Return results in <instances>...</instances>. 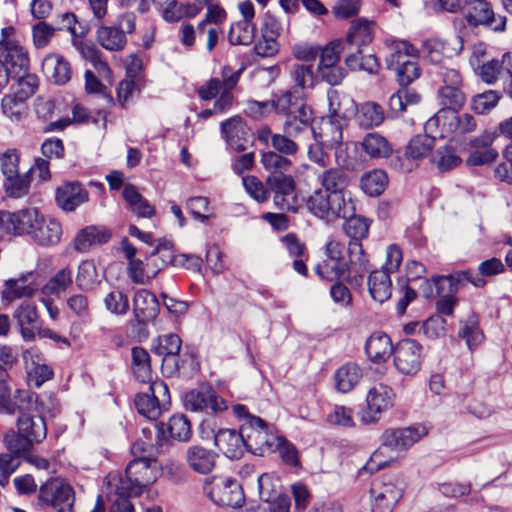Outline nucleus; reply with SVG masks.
I'll return each mask as SVG.
<instances>
[{
  "label": "nucleus",
  "instance_id": "1",
  "mask_svg": "<svg viewBox=\"0 0 512 512\" xmlns=\"http://www.w3.org/2000/svg\"><path fill=\"white\" fill-rule=\"evenodd\" d=\"M321 187L306 199L308 211L327 223L355 213L353 201L345 198L348 175L340 168H329L317 175Z\"/></svg>",
  "mask_w": 512,
  "mask_h": 512
},
{
  "label": "nucleus",
  "instance_id": "2",
  "mask_svg": "<svg viewBox=\"0 0 512 512\" xmlns=\"http://www.w3.org/2000/svg\"><path fill=\"white\" fill-rule=\"evenodd\" d=\"M157 474L156 461L147 456L132 460L127 465L124 476L110 473L107 477L108 485L113 486L119 496L111 506L110 512H134L128 497L140 495L146 487L156 481ZM91 512H104L101 496L97 497Z\"/></svg>",
  "mask_w": 512,
  "mask_h": 512
},
{
  "label": "nucleus",
  "instance_id": "3",
  "mask_svg": "<svg viewBox=\"0 0 512 512\" xmlns=\"http://www.w3.org/2000/svg\"><path fill=\"white\" fill-rule=\"evenodd\" d=\"M11 234H25L39 246L52 247L61 241L63 231L55 218L44 216L36 208H27L0 212V238Z\"/></svg>",
  "mask_w": 512,
  "mask_h": 512
},
{
  "label": "nucleus",
  "instance_id": "4",
  "mask_svg": "<svg viewBox=\"0 0 512 512\" xmlns=\"http://www.w3.org/2000/svg\"><path fill=\"white\" fill-rule=\"evenodd\" d=\"M428 434L424 425H415L407 428L387 429L381 436V444L370 456L367 463L360 470V474L367 472L373 474L393 463L399 452L409 449L414 443Z\"/></svg>",
  "mask_w": 512,
  "mask_h": 512
},
{
  "label": "nucleus",
  "instance_id": "5",
  "mask_svg": "<svg viewBox=\"0 0 512 512\" xmlns=\"http://www.w3.org/2000/svg\"><path fill=\"white\" fill-rule=\"evenodd\" d=\"M233 412L242 421L240 428L247 451L259 456L274 451L277 435L269 431L263 419L250 414L242 404L234 405Z\"/></svg>",
  "mask_w": 512,
  "mask_h": 512
},
{
  "label": "nucleus",
  "instance_id": "6",
  "mask_svg": "<svg viewBox=\"0 0 512 512\" xmlns=\"http://www.w3.org/2000/svg\"><path fill=\"white\" fill-rule=\"evenodd\" d=\"M16 427L17 430L10 429L3 437V443L10 452L26 453L47 436V424L42 415L21 414Z\"/></svg>",
  "mask_w": 512,
  "mask_h": 512
},
{
  "label": "nucleus",
  "instance_id": "7",
  "mask_svg": "<svg viewBox=\"0 0 512 512\" xmlns=\"http://www.w3.org/2000/svg\"><path fill=\"white\" fill-rule=\"evenodd\" d=\"M204 492L217 505L236 508L244 502V493L237 480L213 476L205 480Z\"/></svg>",
  "mask_w": 512,
  "mask_h": 512
},
{
  "label": "nucleus",
  "instance_id": "8",
  "mask_svg": "<svg viewBox=\"0 0 512 512\" xmlns=\"http://www.w3.org/2000/svg\"><path fill=\"white\" fill-rule=\"evenodd\" d=\"M39 500L57 512H73L75 493L64 481L55 478L46 481L40 488Z\"/></svg>",
  "mask_w": 512,
  "mask_h": 512
},
{
  "label": "nucleus",
  "instance_id": "9",
  "mask_svg": "<svg viewBox=\"0 0 512 512\" xmlns=\"http://www.w3.org/2000/svg\"><path fill=\"white\" fill-rule=\"evenodd\" d=\"M124 27L116 25H104L99 22L96 25L97 43L107 51L119 52L127 45L126 34H131L135 30V17L126 15L123 17Z\"/></svg>",
  "mask_w": 512,
  "mask_h": 512
},
{
  "label": "nucleus",
  "instance_id": "10",
  "mask_svg": "<svg viewBox=\"0 0 512 512\" xmlns=\"http://www.w3.org/2000/svg\"><path fill=\"white\" fill-rule=\"evenodd\" d=\"M168 402V387L162 381L152 382L148 387V392L137 394L135 397L138 412L150 420L157 419L161 414L162 407Z\"/></svg>",
  "mask_w": 512,
  "mask_h": 512
},
{
  "label": "nucleus",
  "instance_id": "11",
  "mask_svg": "<svg viewBox=\"0 0 512 512\" xmlns=\"http://www.w3.org/2000/svg\"><path fill=\"white\" fill-rule=\"evenodd\" d=\"M159 310L160 305L158 299L152 292L147 289H139L135 292L133 297V313L135 319L131 321V323L139 327V337H148L146 324L157 317Z\"/></svg>",
  "mask_w": 512,
  "mask_h": 512
},
{
  "label": "nucleus",
  "instance_id": "12",
  "mask_svg": "<svg viewBox=\"0 0 512 512\" xmlns=\"http://www.w3.org/2000/svg\"><path fill=\"white\" fill-rule=\"evenodd\" d=\"M270 190L274 193L273 201L282 211H296L298 198L295 192V181L285 173H271L266 180Z\"/></svg>",
  "mask_w": 512,
  "mask_h": 512
},
{
  "label": "nucleus",
  "instance_id": "13",
  "mask_svg": "<svg viewBox=\"0 0 512 512\" xmlns=\"http://www.w3.org/2000/svg\"><path fill=\"white\" fill-rule=\"evenodd\" d=\"M479 75L487 84L501 82L504 92L512 99V53H504L501 59L483 63Z\"/></svg>",
  "mask_w": 512,
  "mask_h": 512
},
{
  "label": "nucleus",
  "instance_id": "14",
  "mask_svg": "<svg viewBox=\"0 0 512 512\" xmlns=\"http://www.w3.org/2000/svg\"><path fill=\"white\" fill-rule=\"evenodd\" d=\"M372 512H392L403 496V488L392 478L376 482L370 489Z\"/></svg>",
  "mask_w": 512,
  "mask_h": 512
},
{
  "label": "nucleus",
  "instance_id": "15",
  "mask_svg": "<svg viewBox=\"0 0 512 512\" xmlns=\"http://www.w3.org/2000/svg\"><path fill=\"white\" fill-rule=\"evenodd\" d=\"M394 365L403 375H414L422 362V346L413 339H404L393 350Z\"/></svg>",
  "mask_w": 512,
  "mask_h": 512
},
{
  "label": "nucleus",
  "instance_id": "16",
  "mask_svg": "<svg viewBox=\"0 0 512 512\" xmlns=\"http://www.w3.org/2000/svg\"><path fill=\"white\" fill-rule=\"evenodd\" d=\"M184 406L192 412L217 413L227 408L226 402L210 388L193 389L185 394Z\"/></svg>",
  "mask_w": 512,
  "mask_h": 512
},
{
  "label": "nucleus",
  "instance_id": "17",
  "mask_svg": "<svg viewBox=\"0 0 512 512\" xmlns=\"http://www.w3.org/2000/svg\"><path fill=\"white\" fill-rule=\"evenodd\" d=\"M28 68V53H22L16 48L9 52L0 44V92L8 85L11 78L27 72Z\"/></svg>",
  "mask_w": 512,
  "mask_h": 512
},
{
  "label": "nucleus",
  "instance_id": "18",
  "mask_svg": "<svg viewBox=\"0 0 512 512\" xmlns=\"http://www.w3.org/2000/svg\"><path fill=\"white\" fill-rule=\"evenodd\" d=\"M463 49V40L460 36H453L450 39H429L423 43L422 53L434 64H439L444 58H451L458 55Z\"/></svg>",
  "mask_w": 512,
  "mask_h": 512
},
{
  "label": "nucleus",
  "instance_id": "19",
  "mask_svg": "<svg viewBox=\"0 0 512 512\" xmlns=\"http://www.w3.org/2000/svg\"><path fill=\"white\" fill-rule=\"evenodd\" d=\"M393 390L379 384L371 388L367 395V411L362 415V421L372 423L378 420L379 415L393 405Z\"/></svg>",
  "mask_w": 512,
  "mask_h": 512
},
{
  "label": "nucleus",
  "instance_id": "20",
  "mask_svg": "<svg viewBox=\"0 0 512 512\" xmlns=\"http://www.w3.org/2000/svg\"><path fill=\"white\" fill-rule=\"evenodd\" d=\"M220 128L226 143L235 151H244L251 143L250 129L240 116L227 119Z\"/></svg>",
  "mask_w": 512,
  "mask_h": 512
},
{
  "label": "nucleus",
  "instance_id": "21",
  "mask_svg": "<svg viewBox=\"0 0 512 512\" xmlns=\"http://www.w3.org/2000/svg\"><path fill=\"white\" fill-rule=\"evenodd\" d=\"M344 124L345 117L323 118L319 127L315 128V135L312 139L328 149L337 148L342 144Z\"/></svg>",
  "mask_w": 512,
  "mask_h": 512
},
{
  "label": "nucleus",
  "instance_id": "22",
  "mask_svg": "<svg viewBox=\"0 0 512 512\" xmlns=\"http://www.w3.org/2000/svg\"><path fill=\"white\" fill-rule=\"evenodd\" d=\"M282 130L290 138L296 140L299 146H301V144H308V142L312 140L313 135H315V128L312 125L311 110L286 118Z\"/></svg>",
  "mask_w": 512,
  "mask_h": 512
},
{
  "label": "nucleus",
  "instance_id": "23",
  "mask_svg": "<svg viewBox=\"0 0 512 512\" xmlns=\"http://www.w3.org/2000/svg\"><path fill=\"white\" fill-rule=\"evenodd\" d=\"M182 341L176 334L170 333L159 336L153 341L152 350L163 357V365L171 369V372L180 369L178 354Z\"/></svg>",
  "mask_w": 512,
  "mask_h": 512
},
{
  "label": "nucleus",
  "instance_id": "24",
  "mask_svg": "<svg viewBox=\"0 0 512 512\" xmlns=\"http://www.w3.org/2000/svg\"><path fill=\"white\" fill-rule=\"evenodd\" d=\"M55 200L63 211L71 212L89 200V193L79 182H67L56 189Z\"/></svg>",
  "mask_w": 512,
  "mask_h": 512
},
{
  "label": "nucleus",
  "instance_id": "25",
  "mask_svg": "<svg viewBox=\"0 0 512 512\" xmlns=\"http://www.w3.org/2000/svg\"><path fill=\"white\" fill-rule=\"evenodd\" d=\"M215 446L230 459H239L243 456L246 447L241 429H220L214 435Z\"/></svg>",
  "mask_w": 512,
  "mask_h": 512
},
{
  "label": "nucleus",
  "instance_id": "26",
  "mask_svg": "<svg viewBox=\"0 0 512 512\" xmlns=\"http://www.w3.org/2000/svg\"><path fill=\"white\" fill-rule=\"evenodd\" d=\"M463 87H440L438 89V101L442 109L429 120L432 122H440L443 116L449 112H458L466 103V95Z\"/></svg>",
  "mask_w": 512,
  "mask_h": 512
},
{
  "label": "nucleus",
  "instance_id": "27",
  "mask_svg": "<svg viewBox=\"0 0 512 512\" xmlns=\"http://www.w3.org/2000/svg\"><path fill=\"white\" fill-rule=\"evenodd\" d=\"M37 290L33 272L21 274L17 278L5 281V288L2 291V298L11 302L22 297H32Z\"/></svg>",
  "mask_w": 512,
  "mask_h": 512
},
{
  "label": "nucleus",
  "instance_id": "28",
  "mask_svg": "<svg viewBox=\"0 0 512 512\" xmlns=\"http://www.w3.org/2000/svg\"><path fill=\"white\" fill-rule=\"evenodd\" d=\"M17 326L25 341L34 340L40 330L39 317L35 306L29 303L21 304L14 312Z\"/></svg>",
  "mask_w": 512,
  "mask_h": 512
},
{
  "label": "nucleus",
  "instance_id": "29",
  "mask_svg": "<svg viewBox=\"0 0 512 512\" xmlns=\"http://www.w3.org/2000/svg\"><path fill=\"white\" fill-rule=\"evenodd\" d=\"M42 71L57 85H64L71 79L70 63L59 54H49L42 61Z\"/></svg>",
  "mask_w": 512,
  "mask_h": 512
},
{
  "label": "nucleus",
  "instance_id": "30",
  "mask_svg": "<svg viewBox=\"0 0 512 512\" xmlns=\"http://www.w3.org/2000/svg\"><path fill=\"white\" fill-rule=\"evenodd\" d=\"M217 454L199 445H193L186 451L189 467L199 474H208L215 467Z\"/></svg>",
  "mask_w": 512,
  "mask_h": 512
},
{
  "label": "nucleus",
  "instance_id": "31",
  "mask_svg": "<svg viewBox=\"0 0 512 512\" xmlns=\"http://www.w3.org/2000/svg\"><path fill=\"white\" fill-rule=\"evenodd\" d=\"M418 50L405 40H392L388 44V54L385 58L386 66L389 70L399 68L406 62L412 61L410 58H417Z\"/></svg>",
  "mask_w": 512,
  "mask_h": 512
},
{
  "label": "nucleus",
  "instance_id": "32",
  "mask_svg": "<svg viewBox=\"0 0 512 512\" xmlns=\"http://www.w3.org/2000/svg\"><path fill=\"white\" fill-rule=\"evenodd\" d=\"M348 256L350 275L353 284L360 285L363 280L364 273L369 268V258L364 252L361 242L349 241Z\"/></svg>",
  "mask_w": 512,
  "mask_h": 512
},
{
  "label": "nucleus",
  "instance_id": "33",
  "mask_svg": "<svg viewBox=\"0 0 512 512\" xmlns=\"http://www.w3.org/2000/svg\"><path fill=\"white\" fill-rule=\"evenodd\" d=\"M393 350L390 337L383 332L373 333L365 344V351L369 359L378 364L385 362Z\"/></svg>",
  "mask_w": 512,
  "mask_h": 512
},
{
  "label": "nucleus",
  "instance_id": "34",
  "mask_svg": "<svg viewBox=\"0 0 512 512\" xmlns=\"http://www.w3.org/2000/svg\"><path fill=\"white\" fill-rule=\"evenodd\" d=\"M360 146L371 159H385L393 152L391 143L378 132L367 133L360 142Z\"/></svg>",
  "mask_w": 512,
  "mask_h": 512
},
{
  "label": "nucleus",
  "instance_id": "35",
  "mask_svg": "<svg viewBox=\"0 0 512 512\" xmlns=\"http://www.w3.org/2000/svg\"><path fill=\"white\" fill-rule=\"evenodd\" d=\"M368 290L375 301L379 303L387 301L392 295L390 274L385 270H373L368 277Z\"/></svg>",
  "mask_w": 512,
  "mask_h": 512
},
{
  "label": "nucleus",
  "instance_id": "36",
  "mask_svg": "<svg viewBox=\"0 0 512 512\" xmlns=\"http://www.w3.org/2000/svg\"><path fill=\"white\" fill-rule=\"evenodd\" d=\"M271 108L274 109L277 114L285 115L286 118L310 110L291 91H285L277 95L275 99L271 101Z\"/></svg>",
  "mask_w": 512,
  "mask_h": 512
},
{
  "label": "nucleus",
  "instance_id": "37",
  "mask_svg": "<svg viewBox=\"0 0 512 512\" xmlns=\"http://www.w3.org/2000/svg\"><path fill=\"white\" fill-rule=\"evenodd\" d=\"M111 234L103 227L90 226L83 229L75 238L77 251L86 252L91 246L107 243Z\"/></svg>",
  "mask_w": 512,
  "mask_h": 512
},
{
  "label": "nucleus",
  "instance_id": "38",
  "mask_svg": "<svg viewBox=\"0 0 512 512\" xmlns=\"http://www.w3.org/2000/svg\"><path fill=\"white\" fill-rule=\"evenodd\" d=\"M153 3H155L159 7H164L163 10V17L165 20L169 22H175L180 20L183 17H194L196 16L200 10L201 7L197 6L196 4H178L175 0H151Z\"/></svg>",
  "mask_w": 512,
  "mask_h": 512
},
{
  "label": "nucleus",
  "instance_id": "39",
  "mask_svg": "<svg viewBox=\"0 0 512 512\" xmlns=\"http://www.w3.org/2000/svg\"><path fill=\"white\" fill-rule=\"evenodd\" d=\"M39 396L27 390L18 389L15 391L13 398L10 396V410L0 411L1 414L14 415L16 412L21 414H29L38 410Z\"/></svg>",
  "mask_w": 512,
  "mask_h": 512
},
{
  "label": "nucleus",
  "instance_id": "40",
  "mask_svg": "<svg viewBox=\"0 0 512 512\" xmlns=\"http://www.w3.org/2000/svg\"><path fill=\"white\" fill-rule=\"evenodd\" d=\"M443 118H445L443 122L444 129L456 135L472 133L477 127L476 119L469 113L457 114V112H449Z\"/></svg>",
  "mask_w": 512,
  "mask_h": 512
},
{
  "label": "nucleus",
  "instance_id": "41",
  "mask_svg": "<svg viewBox=\"0 0 512 512\" xmlns=\"http://www.w3.org/2000/svg\"><path fill=\"white\" fill-rule=\"evenodd\" d=\"M315 271L319 277L328 281H339L342 279L347 280L350 284H353L350 268L347 261H332L325 260L323 263L318 264Z\"/></svg>",
  "mask_w": 512,
  "mask_h": 512
},
{
  "label": "nucleus",
  "instance_id": "42",
  "mask_svg": "<svg viewBox=\"0 0 512 512\" xmlns=\"http://www.w3.org/2000/svg\"><path fill=\"white\" fill-rule=\"evenodd\" d=\"M335 383L338 391L350 392L362 378V370L355 363H347L341 366L335 373Z\"/></svg>",
  "mask_w": 512,
  "mask_h": 512
},
{
  "label": "nucleus",
  "instance_id": "43",
  "mask_svg": "<svg viewBox=\"0 0 512 512\" xmlns=\"http://www.w3.org/2000/svg\"><path fill=\"white\" fill-rule=\"evenodd\" d=\"M421 96L413 89L401 88L389 98V109L393 117L400 116L408 106L420 102Z\"/></svg>",
  "mask_w": 512,
  "mask_h": 512
},
{
  "label": "nucleus",
  "instance_id": "44",
  "mask_svg": "<svg viewBox=\"0 0 512 512\" xmlns=\"http://www.w3.org/2000/svg\"><path fill=\"white\" fill-rule=\"evenodd\" d=\"M122 195L136 215L150 218L155 214L154 207L137 191L135 186L125 185Z\"/></svg>",
  "mask_w": 512,
  "mask_h": 512
},
{
  "label": "nucleus",
  "instance_id": "45",
  "mask_svg": "<svg viewBox=\"0 0 512 512\" xmlns=\"http://www.w3.org/2000/svg\"><path fill=\"white\" fill-rule=\"evenodd\" d=\"M131 356L135 378L141 383H149L152 378L149 353L142 347H133Z\"/></svg>",
  "mask_w": 512,
  "mask_h": 512
},
{
  "label": "nucleus",
  "instance_id": "46",
  "mask_svg": "<svg viewBox=\"0 0 512 512\" xmlns=\"http://www.w3.org/2000/svg\"><path fill=\"white\" fill-rule=\"evenodd\" d=\"M345 64L351 71H365L368 74H377L380 64L374 54L363 55L361 48H356L345 58Z\"/></svg>",
  "mask_w": 512,
  "mask_h": 512
},
{
  "label": "nucleus",
  "instance_id": "47",
  "mask_svg": "<svg viewBox=\"0 0 512 512\" xmlns=\"http://www.w3.org/2000/svg\"><path fill=\"white\" fill-rule=\"evenodd\" d=\"M373 40L371 23L361 19L351 24L347 36L346 43L351 47L361 48L370 44Z\"/></svg>",
  "mask_w": 512,
  "mask_h": 512
},
{
  "label": "nucleus",
  "instance_id": "48",
  "mask_svg": "<svg viewBox=\"0 0 512 512\" xmlns=\"http://www.w3.org/2000/svg\"><path fill=\"white\" fill-rule=\"evenodd\" d=\"M72 43L79 54L90 61L96 70L102 73H110L108 64L100 58V51L92 42L74 37Z\"/></svg>",
  "mask_w": 512,
  "mask_h": 512
},
{
  "label": "nucleus",
  "instance_id": "49",
  "mask_svg": "<svg viewBox=\"0 0 512 512\" xmlns=\"http://www.w3.org/2000/svg\"><path fill=\"white\" fill-rule=\"evenodd\" d=\"M356 120L366 129L379 126L384 121L383 108L375 102H365L359 107Z\"/></svg>",
  "mask_w": 512,
  "mask_h": 512
},
{
  "label": "nucleus",
  "instance_id": "50",
  "mask_svg": "<svg viewBox=\"0 0 512 512\" xmlns=\"http://www.w3.org/2000/svg\"><path fill=\"white\" fill-rule=\"evenodd\" d=\"M255 32L253 21L241 20L230 26L228 40L232 45H250L254 41Z\"/></svg>",
  "mask_w": 512,
  "mask_h": 512
},
{
  "label": "nucleus",
  "instance_id": "51",
  "mask_svg": "<svg viewBox=\"0 0 512 512\" xmlns=\"http://www.w3.org/2000/svg\"><path fill=\"white\" fill-rule=\"evenodd\" d=\"M388 184V176L384 170L374 169L361 178V188L369 196H379Z\"/></svg>",
  "mask_w": 512,
  "mask_h": 512
},
{
  "label": "nucleus",
  "instance_id": "52",
  "mask_svg": "<svg viewBox=\"0 0 512 512\" xmlns=\"http://www.w3.org/2000/svg\"><path fill=\"white\" fill-rule=\"evenodd\" d=\"M73 283V272L70 267H64L57 271L43 286L45 295H59L65 292Z\"/></svg>",
  "mask_w": 512,
  "mask_h": 512
},
{
  "label": "nucleus",
  "instance_id": "53",
  "mask_svg": "<svg viewBox=\"0 0 512 512\" xmlns=\"http://www.w3.org/2000/svg\"><path fill=\"white\" fill-rule=\"evenodd\" d=\"M434 145V137L427 134L416 135L409 141L405 155L414 160L425 158L431 153Z\"/></svg>",
  "mask_w": 512,
  "mask_h": 512
},
{
  "label": "nucleus",
  "instance_id": "54",
  "mask_svg": "<svg viewBox=\"0 0 512 512\" xmlns=\"http://www.w3.org/2000/svg\"><path fill=\"white\" fill-rule=\"evenodd\" d=\"M166 430L172 439L179 442L189 441L192 435L190 421L183 414H176L170 417Z\"/></svg>",
  "mask_w": 512,
  "mask_h": 512
},
{
  "label": "nucleus",
  "instance_id": "55",
  "mask_svg": "<svg viewBox=\"0 0 512 512\" xmlns=\"http://www.w3.org/2000/svg\"><path fill=\"white\" fill-rule=\"evenodd\" d=\"M492 9L485 0H472L465 14L467 22L473 26L486 25L491 17Z\"/></svg>",
  "mask_w": 512,
  "mask_h": 512
},
{
  "label": "nucleus",
  "instance_id": "56",
  "mask_svg": "<svg viewBox=\"0 0 512 512\" xmlns=\"http://www.w3.org/2000/svg\"><path fill=\"white\" fill-rule=\"evenodd\" d=\"M75 281L80 290H92L98 282V273L95 263L91 260L82 261L78 266Z\"/></svg>",
  "mask_w": 512,
  "mask_h": 512
},
{
  "label": "nucleus",
  "instance_id": "57",
  "mask_svg": "<svg viewBox=\"0 0 512 512\" xmlns=\"http://www.w3.org/2000/svg\"><path fill=\"white\" fill-rule=\"evenodd\" d=\"M31 178L28 173H17L5 178L4 189L9 197L22 198L28 194Z\"/></svg>",
  "mask_w": 512,
  "mask_h": 512
},
{
  "label": "nucleus",
  "instance_id": "58",
  "mask_svg": "<svg viewBox=\"0 0 512 512\" xmlns=\"http://www.w3.org/2000/svg\"><path fill=\"white\" fill-rule=\"evenodd\" d=\"M2 112L11 121H21L26 116L25 100L16 93L5 95L1 102Z\"/></svg>",
  "mask_w": 512,
  "mask_h": 512
},
{
  "label": "nucleus",
  "instance_id": "59",
  "mask_svg": "<svg viewBox=\"0 0 512 512\" xmlns=\"http://www.w3.org/2000/svg\"><path fill=\"white\" fill-rule=\"evenodd\" d=\"M344 219L346 221L343 228L346 235L351 239L350 241L360 242L368 236L370 223L366 218L355 216L353 213Z\"/></svg>",
  "mask_w": 512,
  "mask_h": 512
},
{
  "label": "nucleus",
  "instance_id": "60",
  "mask_svg": "<svg viewBox=\"0 0 512 512\" xmlns=\"http://www.w3.org/2000/svg\"><path fill=\"white\" fill-rule=\"evenodd\" d=\"M500 98L501 95L497 91L487 90L483 93L473 96L470 102V106L475 113L484 115L496 107Z\"/></svg>",
  "mask_w": 512,
  "mask_h": 512
},
{
  "label": "nucleus",
  "instance_id": "61",
  "mask_svg": "<svg viewBox=\"0 0 512 512\" xmlns=\"http://www.w3.org/2000/svg\"><path fill=\"white\" fill-rule=\"evenodd\" d=\"M459 336L466 341V345L470 350L477 347L483 340L478 321L474 316L469 317L466 321L461 322Z\"/></svg>",
  "mask_w": 512,
  "mask_h": 512
},
{
  "label": "nucleus",
  "instance_id": "62",
  "mask_svg": "<svg viewBox=\"0 0 512 512\" xmlns=\"http://www.w3.org/2000/svg\"><path fill=\"white\" fill-rule=\"evenodd\" d=\"M291 76L296 83V86L306 90L314 88L317 77L313 70V65L297 64L294 65L291 71Z\"/></svg>",
  "mask_w": 512,
  "mask_h": 512
},
{
  "label": "nucleus",
  "instance_id": "63",
  "mask_svg": "<svg viewBox=\"0 0 512 512\" xmlns=\"http://www.w3.org/2000/svg\"><path fill=\"white\" fill-rule=\"evenodd\" d=\"M261 163L266 170L273 171L272 173H284L292 165L287 155H282L277 151L264 152L261 156Z\"/></svg>",
  "mask_w": 512,
  "mask_h": 512
},
{
  "label": "nucleus",
  "instance_id": "64",
  "mask_svg": "<svg viewBox=\"0 0 512 512\" xmlns=\"http://www.w3.org/2000/svg\"><path fill=\"white\" fill-rule=\"evenodd\" d=\"M105 308L114 315H125L129 310V299L120 290L109 292L103 299Z\"/></svg>",
  "mask_w": 512,
  "mask_h": 512
}]
</instances>
